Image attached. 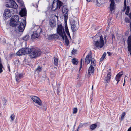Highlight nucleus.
Instances as JSON below:
<instances>
[{
  "label": "nucleus",
  "mask_w": 131,
  "mask_h": 131,
  "mask_svg": "<svg viewBox=\"0 0 131 131\" xmlns=\"http://www.w3.org/2000/svg\"><path fill=\"white\" fill-rule=\"evenodd\" d=\"M129 16L131 19V13H130L129 15Z\"/></svg>",
  "instance_id": "49"
},
{
  "label": "nucleus",
  "mask_w": 131,
  "mask_h": 131,
  "mask_svg": "<svg viewBox=\"0 0 131 131\" xmlns=\"http://www.w3.org/2000/svg\"><path fill=\"white\" fill-rule=\"evenodd\" d=\"M41 53V51L36 48H30L28 55L31 59L35 58L40 56Z\"/></svg>",
  "instance_id": "3"
},
{
  "label": "nucleus",
  "mask_w": 131,
  "mask_h": 131,
  "mask_svg": "<svg viewBox=\"0 0 131 131\" xmlns=\"http://www.w3.org/2000/svg\"><path fill=\"white\" fill-rule=\"evenodd\" d=\"M62 12L63 15L64 16L65 20H67L68 19V8L66 6H64L62 7Z\"/></svg>",
  "instance_id": "11"
},
{
  "label": "nucleus",
  "mask_w": 131,
  "mask_h": 131,
  "mask_svg": "<svg viewBox=\"0 0 131 131\" xmlns=\"http://www.w3.org/2000/svg\"><path fill=\"white\" fill-rule=\"evenodd\" d=\"M2 102L3 105H6V103L7 102V100L5 99H2Z\"/></svg>",
  "instance_id": "39"
},
{
  "label": "nucleus",
  "mask_w": 131,
  "mask_h": 131,
  "mask_svg": "<svg viewBox=\"0 0 131 131\" xmlns=\"http://www.w3.org/2000/svg\"><path fill=\"white\" fill-rule=\"evenodd\" d=\"M15 117V115L13 113L10 116V118L11 120L12 121H13Z\"/></svg>",
  "instance_id": "35"
},
{
  "label": "nucleus",
  "mask_w": 131,
  "mask_h": 131,
  "mask_svg": "<svg viewBox=\"0 0 131 131\" xmlns=\"http://www.w3.org/2000/svg\"><path fill=\"white\" fill-rule=\"evenodd\" d=\"M7 66L8 68L9 71V72H10V67L9 64H8L7 65Z\"/></svg>",
  "instance_id": "43"
},
{
  "label": "nucleus",
  "mask_w": 131,
  "mask_h": 131,
  "mask_svg": "<svg viewBox=\"0 0 131 131\" xmlns=\"http://www.w3.org/2000/svg\"><path fill=\"white\" fill-rule=\"evenodd\" d=\"M100 1L101 2V1H103V4L105 3V1L104 0H100Z\"/></svg>",
  "instance_id": "50"
},
{
  "label": "nucleus",
  "mask_w": 131,
  "mask_h": 131,
  "mask_svg": "<svg viewBox=\"0 0 131 131\" xmlns=\"http://www.w3.org/2000/svg\"><path fill=\"white\" fill-rule=\"evenodd\" d=\"M125 81V79H124V84H123V86H124V85Z\"/></svg>",
  "instance_id": "54"
},
{
  "label": "nucleus",
  "mask_w": 131,
  "mask_h": 131,
  "mask_svg": "<svg viewBox=\"0 0 131 131\" xmlns=\"http://www.w3.org/2000/svg\"><path fill=\"white\" fill-rule=\"evenodd\" d=\"M12 31H14V33H16V32L15 31V30H12Z\"/></svg>",
  "instance_id": "53"
},
{
  "label": "nucleus",
  "mask_w": 131,
  "mask_h": 131,
  "mask_svg": "<svg viewBox=\"0 0 131 131\" xmlns=\"http://www.w3.org/2000/svg\"><path fill=\"white\" fill-rule=\"evenodd\" d=\"M110 8L111 11H112L115 8V4L114 2H110Z\"/></svg>",
  "instance_id": "19"
},
{
  "label": "nucleus",
  "mask_w": 131,
  "mask_h": 131,
  "mask_svg": "<svg viewBox=\"0 0 131 131\" xmlns=\"http://www.w3.org/2000/svg\"><path fill=\"white\" fill-rule=\"evenodd\" d=\"M23 23L22 22H18V26L17 28L18 30L20 32H21L23 31L25 28V26L26 24V20H23Z\"/></svg>",
  "instance_id": "9"
},
{
  "label": "nucleus",
  "mask_w": 131,
  "mask_h": 131,
  "mask_svg": "<svg viewBox=\"0 0 131 131\" xmlns=\"http://www.w3.org/2000/svg\"><path fill=\"white\" fill-rule=\"evenodd\" d=\"M19 19V16L17 15H14L12 16L11 19V20H12L14 21H16L18 22Z\"/></svg>",
  "instance_id": "23"
},
{
  "label": "nucleus",
  "mask_w": 131,
  "mask_h": 131,
  "mask_svg": "<svg viewBox=\"0 0 131 131\" xmlns=\"http://www.w3.org/2000/svg\"><path fill=\"white\" fill-rule=\"evenodd\" d=\"M31 98L34 102L36 103L40 106L42 105V103L41 101L38 97L35 96H31Z\"/></svg>",
  "instance_id": "10"
},
{
  "label": "nucleus",
  "mask_w": 131,
  "mask_h": 131,
  "mask_svg": "<svg viewBox=\"0 0 131 131\" xmlns=\"http://www.w3.org/2000/svg\"><path fill=\"white\" fill-rule=\"evenodd\" d=\"M17 21L10 19V25L13 27L15 26L17 24Z\"/></svg>",
  "instance_id": "22"
},
{
  "label": "nucleus",
  "mask_w": 131,
  "mask_h": 131,
  "mask_svg": "<svg viewBox=\"0 0 131 131\" xmlns=\"http://www.w3.org/2000/svg\"><path fill=\"white\" fill-rule=\"evenodd\" d=\"M124 5L125 6V7H126V0H124Z\"/></svg>",
  "instance_id": "44"
},
{
  "label": "nucleus",
  "mask_w": 131,
  "mask_h": 131,
  "mask_svg": "<svg viewBox=\"0 0 131 131\" xmlns=\"http://www.w3.org/2000/svg\"><path fill=\"white\" fill-rule=\"evenodd\" d=\"M27 59H25V61H27Z\"/></svg>",
  "instance_id": "62"
},
{
  "label": "nucleus",
  "mask_w": 131,
  "mask_h": 131,
  "mask_svg": "<svg viewBox=\"0 0 131 131\" xmlns=\"http://www.w3.org/2000/svg\"><path fill=\"white\" fill-rule=\"evenodd\" d=\"M77 52V50H73L72 51V54L74 55L76 54Z\"/></svg>",
  "instance_id": "40"
},
{
  "label": "nucleus",
  "mask_w": 131,
  "mask_h": 131,
  "mask_svg": "<svg viewBox=\"0 0 131 131\" xmlns=\"http://www.w3.org/2000/svg\"><path fill=\"white\" fill-rule=\"evenodd\" d=\"M123 74L122 72L118 73L116 76L115 81L117 82L116 84H117L119 81L121 79V77Z\"/></svg>",
  "instance_id": "17"
},
{
  "label": "nucleus",
  "mask_w": 131,
  "mask_h": 131,
  "mask_svg": "<svg viewBox=\"0 0 131 131\" xmlns=\"http://www.w3.org/2000/svg\"><path fill=\"white\" fill-rule=\"evenodd\" d=\"M65 26H67V24H66V25H65Z\"/></svg>",
  "instance_id": "58"
},
{
  "label": "nucleus",
  "mask_w": 131,
  "mask_h": 131,
  "mask_svg": "<svg viewBox=\"0 0 131 131\" xmlns=\"http://www.w3.org/2000/svg\"><path fill=\"white\" fill-rule=\"evenodd\" d=\"M93 86H92V89H93Z\"/></svg>",
  "instance_id": "57"
},
{
  "label": "nucleus",
  "mask_w": 131,
  "mask_h": 131,
  "mask_svg": "<svg viewBox=\"0 0 131 131\" xmlns=\"http://www.w3.org/2000/svg\"><path fill=\"white\" fill-rule=\"evenodd\" d=\"M17 0L18 1V2L19 1V0Z\"/></svg>",
  "instance_id": "61"
},
{
  "label": "nucleus",
  "mask_w": 131,
  "mask_h": 131,
  "mask_svg": "<svg viewBox=\"0 0 131 131\" xmlns=\"http://www.w3.org/2000/svg\"><path fill=\"white\" fill-rule=\"evenodd\" d=\"M94 67L92 65H91L89 67L88 72V74L90 75L91 74L94 73Z\"/></svg>",
  "instance_id": "16"
},
{
  "label": "nucleus",
  "mask_w": 131,
  "mask_h": 131,
  "mask_svg": "<svg viewBox=\"0 0 131 131\" xmlns=\"http://www.w3.org/2000/svg\"><path fill=\"white\" fill-rule=\"evenodd\" d=\"M82 59H81V61L80 62V69L79 70V71H80V70L81 68H82Z\"/></svg>",
  "instance_id": "37"
},
{
  "label": "nucleus",
  "mask_w": 131,
  "mask_h": 131,
  "mask_svg": "<svg viewBox=\"0 0 131 131\" xmlns=\"http://www.w3.org/2000/svg\"><path fill=\"white\" fill-rule=\"evenodd\" d=\"M90 61L91 63V65L94 66H95L96 64V61L94 58H92L90 60Z\"/></svg>",
  "instance_id": "26"
},
{
  "label": "nucleus",
  "mask_w": 131,
  "mask_h": 131,
  "mask_svg": "<svg viewBox=\"0 0 131 131\" xmlns=\"http://www.w3.org/2000/svg\"><path fill=\"white\" fill-rule=\"evenodd\" d=\"M130 8L129 6L127 7L126 8V10L125 12V14L127 15H128L129 13V11Z\"/></svg>",
  "instance_id": "32"
},
{
  "label": "nucleus",
  "mask_w": 131,
  "mask_h": 131,
  "mask_svg": "<svg viewBox=\"0 0 131 131\" xmlns=\"http://www.w3.org/2000/svg\"><path fill=\"white\" fill-rule=\"evenodd\" d=\"M72 1H73V0H72Z\"/></svg>",
  "instance_id": "64"
},
{
  "label": "nucleus",
  "mask_w": 131,
  "mask_h": 131,
  "mask_svg": "<svg viewBox=\"0 0 131 131\" xmlns=\"http://www.w3.org/2000/svg\"><path fill=\"white\" fill-rule=\"evenodd\" d=\"M70 24L72 31L73 32L76 31L79 27L78 23L76 22L74 20H73L70 22Z\"/></svg>",
  "instance_id": "5"
},
{
  "label": "nucleus",
  "mask_w": 131,
  "mask_h": 131,
  "mask_svg": "<svg viewBox=\"0 0 131 131\" xmlns=\"http://www.w3.org/2000/svg\"><path fill=\"white\" fill-rule=\"evenodd\" d=\"M77 108H75L73 109V114H75L77 113Z\"/></svg>",
  "instance_id": "38"
},
{
  "label": "nucleus",
  "mask_w": 131,
  "mask_h": 131,
  "mask_svg": "<svg viewBox=\"0 0 131 131\" xmlns=\"http://www.w3.org/2000/svg\"><path fill=\"white\" fill-rule=\"evenodd\" d=\"M6 6L9 8H13L16 9L18 8V5L16 2L13 0H10L9 2L7 3L6 4Z\"/></svg>",
  "instance_id": "6"
},
{
  "label": "nucleus",
  "mask_w": 131,
  "mask_h": 131,
  "mask_svg": "<svg viewBox=\"0 0 131 131\" xmlns=\"http://www.w3.org/2000/svg\"><path fill=\"white\" fill-rule=\"evenodd\" d=\"M116 2L118 3L120 2L121 1V0H115Z\"/></svg>",
  "instance_id": "47"
},
{
  "label": "nucleus",
  "mask_w": 131,
  "mask_h": 131,
  "mask_svg": "<svg viewBox=\"0 0 131 131\" xmlns=\"http://www.w3.org/2000/svg\"><path fill=\"white\" fill-rule=\"evenodd\" d=\"M72 62L73 64L75 65L77 64L78 63V59L75 58H74L72 59Z\"/></svg>",
  "instance_id": "27"
},
{
  "label": "nucleus",
  "mask_w": 131,
  "mask_h": 131,
  "mask_svg": "<svg viewBox=\"0 0 131 131\" xmlns=\"http://www.w3.org/2000/svg\"><path fill=\"white\" fill-rule=\"evenodd\" d=\"M57 25V33L61 36L63 40L65 39V45L67 46H68L69 42L64 31L63 27L62 26L61 23L59 21L58 22Z\"/></svg>",
  "instance_id": "2"
},
{
  "label": "nucleus",
  "mask_w": 131,
  "mask_h": 131,
  "mask_svg": "<svg viewBox=\"0 0 131 131\" xmlns=\"http://www.w3.org/2000/svg\"><path fill=\"white\" fill-rule=\"evenodd\" d=\"M1 63V60H0V64Z\"/></svg>",
  "instance_id": "60"
},
{
  "label": "nucleus",
  "mask_w": 131,
  "mask_h": 131,
  "mask_svg": "<svg viewBox=\"0 0 131 131\" xmlns=\"http://www.w3.org/2000/svg\"><path fill=\"white\" fill-rule=\"evenodd\" d=\"M88 2H90L91 0H86Z\"/></svg>",
  "instance_id": "56"
},
{
  "label": "nucleus",
  "mask_w": 131,
  "mask_h": 131,
  "mask_svg": "<svg viewBox=\"0 0 131 131\" xmlns=\"http://www.w3.org/2000/svg\"><path fill=\"white\" fill-rule=\"evenodd\" d=\"M127 131H131V127L128 129Z\"/></svg>",
  "instance_id": "51"
},
{
  "label": "nucleus",
  "mask_w": 131,
  "mask_h": 131,
  "mask_svg": "<svg viewBox=\"0 0 131 131\" xmlns=\"http://www.w3.org/2000/svg\"><path fill=\"white\" fill-rule=\"evenodd\" d=\"M107 53L108 54L109 56H110L111 54V53L109 52H107Z\"/></svg>",
  "instance_id": "48"
},
{
  "label": "nucleus",
  "mask_w": 131,
  "mask_h": 131,
  "mask_svg": "<svg viewBox=\"0 0 131 131\" xmlns=\"http://www.w3.org/2000/svg\"><path fill=\"white\" fill-rule=\"evenodd\" d=\"M126 114V113L124 112H123L121 114V121L124 119V116H125Z\"/></svg>",
  "instance_id": "31"
},
{
  "label": "nucleus",
  "mask_w": 131,
  "mask_h": 131,
  "mask_svg": "<svg viewBox=\"0 0 131 131\" xmlns=\"http://www.w3.org/2000/svg\"><path fill=\"white\" fill-rule=\"evenodd\" d=\"M48 39L49 40L53 39L55 38L58 39L59 38V36L57 34L53 35H49L47 36Z\"/></svg>",
  "instance_id": "15"
},
{
  "label": "nucleus",
  "mask_w": 131,
  "mask_h": 131,
  "mask_svg": "<svg viewBox=\"0 0 131 131\" xmlns=\"http://www.w3.org/2000/svg\"><path fill=\"white\" fill-rule=\"evenodd\" d=\"M3 66L2 63L0 64V73H1L3 71L2 68Z\"/></svg>",
  "instance_id": "36"
},
{
  "label": "nucleus",
  "mask_w": 131,
  "mask_h": 131,
  "mask_svg": "<svg viewBox=\"0 0 131 131\" xmlns=\"http://www.w3.org/2000/svg\"><path fill=\"white\" fill-rule=\"evenodd\" d=\"M54 82H53V81H52V85L53 86V85H56V83H55V84H54Z\"/></svg>",
  "instance_id": "45"
},
{
  "label": "nucleus",
  "mask_w": 131,
  "mask_h": 131,
  "mask_svg": "<svg viewBox=\"0 0 131 131\" xmlns=\"http://www.w3.org/2000/svg\"><path fill=\"white\" fill-rule=\"evenodd\" d=\"M54 62L55 65L56 66H57L58 64V59L57 58H55L54 59Z\"/></svg>",
  "instance_id": "34"
},
{
  "label": "nucleus",
  "mask_w": 131,
  "mask_h": 131,
  "mask_svg": "<svg viewBox=\"0 0 131 131\" xmlns=\"http://www.w3.org/2000/svg\"><path fill=\"white\" fill-rule=\"evenodd\" d=\"M88 124V123H86L83 124H82L83 125V126L84 127L85 126H86L87 125V124Z\"/></svg>",
  "instance_id": "42"
},
{
  "label": "nucleus",
  "mask_w": 131,
  "mask_h": 131,
  "mask_svg": "<svg viewBox=\"0 0 131 131\" xmlns=\"http://www.w3.org/2000/svg\"><path fill=\"white\" fill-rule=\"evenodd\" d=\"M96 5L98 6H101L103 4V1H101V2L100 1V0H96Z\"/></svg>",
  "instance_id": "25"
},
{
  "label": "nucleus",
  "mask_w": 131,
  "mask_h": 131,
  "mask_svg": "<svg viewBox=\"0 0 131 131\" xmlns=\"http://www.w3.org/2000/svg\"><path fill=\"white\" fill-rule=\"evenodd\" d=\"M42 32L41 28L39 27L35 31L33 32L32 34L31 35V39H34L38 38L40 35V34Z\"/></svg>",
  "instance_id": "7"
},
{
  "label": "nucleus",
  "mask_w": 131,
  "mask_h": 131,
  "mask_svg": "<svg viewBox=\"0 0 131 131\" xmlns=\"http://www.w3.org/2000/svg\"><path fill=\"white\" fill-rule=\"evenodd\" d=\"M36 70H38L39 71V72H40V71H41L42 70L40 66H38Z\"/></svg>",
  "instance_id": "41"
},
{
  "label": "nucleus",
  "mask_w": 131,
  "mask_h": 131,
  "mask_svg": "<svg viewBox=\"0 0 131 131\" xmlns=\"http://www.w3.org/2000/svg\"><path fill=\"white\" fill-rule=\"evenodd\" d=\"M128 50L130 52L131 54V35L129 36L127 40Z\"/></svg>",
  "instance_id": "14"
},
{
  "label": "nucleus",
  "mask_w": 131,
  "mask_h": 131,
  "mask_svg": "<svg viewBox=\"0 0 131 131\" xmlns=\"http://www.w3.org/2000/svg\"><path fill=\"white\" fill-rule=\"evenodd\" d=\"M65 29L67 34L68 35V36H69V37L70 38L71 37L70 35V33L68 29L67 26H65Z\"/></svg>",
  "instance_id": "30"
},
{
  "label": "nucleus",
  "mask_w": 131,
  "mask_h": 131,
  "mask_svg": "<svg viewBox=\"0 0 131 131\" xmlns=\"http://www.w3.org/2000/svg\"><path fill=\"white\" fill-rule=\"evenodd\" d=\"M11 13L9 9H5L4 11L3 16L5 18V19H7L11 16Z\"/></svg>",
  "instance_id": "12"
},
{
  "label": "nucleus",
  "mask_w": 131,
  "mask_h": 131,
  "mask_svg": "<svg viewBox=\"0 0 131 131\" xmlns=\"http://www.w3.org/2000/svg\"><path fill=\"white\" fill-rule=\"evenodd\" d=\"M29 49L28 48H22L17 52V54L18 56L28 54Z\"/></svg>",
  "instance_id": "8"
},
{
  "label": "nucleus",
  "mask_w": 131,
  "mask_h": 131,
  "mask_svg": "<svg viewBox=\"0 0 131 131\" xmlns=\"http://www.w3.org/2000/svg\"><path fill=\"white\" fill-rule=\"evenodd\" d=\"M109 1L110 2H114V0H109Z\"/></svg>",
  "instance_id": "52"
},
{
  "label": "nucleus",
  "mask_w": 131,
  "mask_h": 131,
  "mask_svg": "<svg viewBox=\"0 0 131 131\" xmlns=\"http://www.w3.org/2000/svg\"><path fill=\"white\" fill-rule=\"evenodd\" d=\"M29 35H26L24 36L22 38L23 40L27 41L29 40Z\"/></svg>",
  "instance_id": "29"
},
{
  "label": "nucleus",
  "mask_w": 131,
  "mask_h": 131,
  "mask_svg": "<svg viewBox=\"0 0 131 131\" xmlns=\"http://www.w3.org/2000/svg\"><path fill=\"white\" fill-rule=\"evenodd\" d=\"M111 77V73L109 72L108 73L107 76L105 78V82L106 83H109L110 81V79Z\"/></svg>",
  "instance_id": "18"
},
{
  "label": "nucleus",
  "mask_w": 131,
  "mask_h": 131,
  "mask_svg": "<svg viewBox=\"0 0 131 131\" xmlns=\"http://www.w3.org/2000/svg\"><path fill=\"white\" fill-rule=\"evenodd\" d=\"M130 28H131V22H130Z\"/></svg>",
  "instance_id": "55"
},
{
  "label": "nucleus",
  "mask_w": 131,
  "mask_h": 131,
  "mask_svg": "<svg viewBox=\"0 0 131 131\" xmlns=\"http://www.w3.org/2000/svg\"><path fill=\"white\" fill-rule=\"evenodd\" d=\"M106 35H104L103 38L102 35H100V33H98L94 37V44L95 46L98 49L101 48L104 45V43H106L107 39Z\"/></svg>",
  "instance_id": "1"
},
{
  "label": "nucleus",
  "mask_w": 131,
  "mask_h": 131,
  "mask_svg": "<svg viewBox=\"0 0 131 131\" xmlns=\"http://www.w3.org/2000/svg\"><path fill=\"white\" fill-rule=\"evenodd\" d=\"M106 55V54L105 52L104 53L103 55H102V57H101V58L100 59V61H102L104 59Z\"/></svg>",
  "instance_id": "33"
},
{
  "label": "nucleus",
  "mask_w": 131,
  "mask_h": 131,
  "mask_svg": "<svg viewBox=\"0 0 131 131\" xmlns=\"http://www.w3.org/2000/svg\"><path fill=\"white\" fill-rule=\"evenodd\" d=\"M63 4L61 1L59 0H54L51 8V10L54 11L57 9L59 10Z\"/></svg>",
  "instance_id": "4"
},
{
  "label": "nucleus",
  "mask_w": 131,
  "mask_h": 131,
  "mask_svg": "<svg viewBox=\"0 0 131 131\" xmlns=\"http://www.w3.org/2000/svg\"><path fill=\"white\" fill-rule=\"evenodd\" d=\"M23 3H21V6H23Z\"/></svg>",
  "instance_id": "59"
},
{
  "label": "nucleus",
  "mask_w": 131,
  "mask_h": 131,
  "mask_svg": "<svg viewBox=\"0 0 131 131\" xmlns=\"http://www.w3.org/2000/svg\"><path fill=\"white\" fill-rule=\"evenodd\" d=\"M49 24L50 27L52 28H54L56 26V22L54 20H51L49 21Z\"/></svg>",
  "instance_id": "20"
},
{
  "label": "nucleus",
  "mask_w": 131,
  "mask_h": 131,
  "mask_svg": "<svg viewBox=\"0 0 131 131\" xmlns=\"http://www.w3.org/2000/svg\"><path fill=\"white\" fill-rule=\"evenodd\" d=\"M23 74H17L16 76V79L17 82H18L19 80L22 77Z\"/></svg>",
  "instance_id": "24"
},
{
  "label": "nucleus",
  "mask_w": 131,
  "mask_h": 131,
  "mask_svg": "<svg viewBox=\"0 0 131 131\" xmlns=\"http://www.w3.org/2000/svg\"><path fill=\"white\" fill-rule=\"evenodd\" d=\"M113 38H114V39L115 38V36H114V34H112V39H113Z\"/></svg>",
  "instance_id": "46"
},
{
  "label": "nucleus",
  "mask_w": 131,
  "mask_h": 131,
  "mask_svg": "<svg viewBox=\"0 0 131 131\" xmlns=\"http://www.w3.org/2000/svg\"><path fill=\"white\" fill-rule=\"evenodd\" d=\"M130 5H130V6H131V3H130Z\"/></svg>",
  "instance_id": "63"
},
{
  "label": "nucleus",
  "mask_w": 131,
  "mask_h": 131,
  "mask_svg": "<svg viewBox=\"0 0 131 131\" xmlns=\"http://www.w3.org/2000/svg\"><path fill=\"white\" fill-rule=\"evenodd\" d=\"M92 53L90 51L87 55L85 60V62L87 64H89L90 61V60L92 59Z\"/></svg>",
  "instance_id": "13"
},
{
  "label": "nucleus",
  "mask_w": 131,
  "mask_h": 131,
  "mask_svg": "<svg viewBox=\"0 0 131 131\" xmlns=\"http://www.w3.org/2000/svg\"><path fill=\"white\" fill-rule=\"evenodd\" d=\"M97 126L96 124H94L91 125L90 126V129L91 130H93Z\"/></svg>",
  "instance_id": "28"
},
{
  "label": "nucleus",
  "mask_w": 131,
  "mask_h": 131,
  "mask_svg": "<svg viewBox=\"0 0 131 131\" xmlns=\"http://www.w3.org/2000/svg\"><path fill=\"white\" fill-rule=\"evenodd\" d=\"M19 14L21 17L26 16V9L24 8L22 9L21 11L20 12Z\"/></svg>",
  "instance_id": "21"
}]
</instances>
